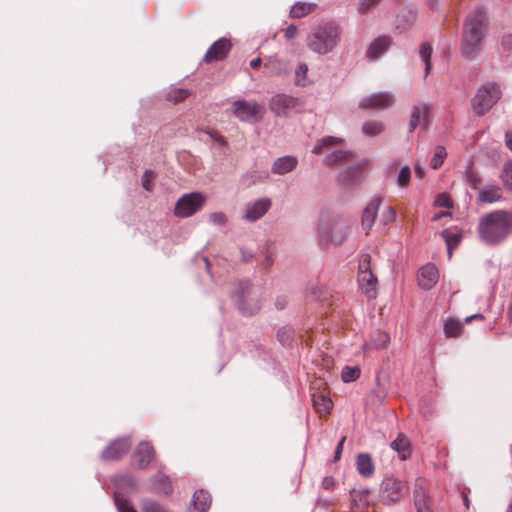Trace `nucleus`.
I'll return each mask as SVG.
<instances>
[{"label": "nucleus", "mask_w": 512, "mask_h": 512, "mask_svg": "<svg viewBox=\"0 0 512 512\" xmlns=\"http://www.w3.org/2000/svg\"><path fill=\"white\" fill-rule=\"evenodd\" d=\"M486 12L482 7L471 11L464 22L461 46L462 56L466 60L475 59L483 48L487 30Z\"/></svg>", "instance_id": "nucleus-1"}, {"label": "nucleus", "mask_w": 512, "mask_h": 512, "mask_svg": "<svg viewBox=\"0 0 512 512\" xmlns=\"http://www.w3.org/2000/svg\"><path fill=\"white\" fill-rule=\"evenodd\" d=\"M477 230L482 242L500 244L512 233V212L499 209L484 215L479 220Z\"/></svg>", "instance_id": "nucleus-2"}, {"label": "nucleus", "mask_w": 512, "mask_h": 512, "mask_svg": "<svg viewBox=\"0 0 512 512\" xmlns=\"http://www.w3.org/2000/svg\"><path fill=\"white\" fill-rule=\"evenodd\" d=\"M341 39V30L335 22H325L314 27L307 36L308 48L319 55L331 52Z\"/></svg>", "instance_id": "nucleus-3"}, {"label": "nucleus", "mask_w": 512, "mask_h": 512, "mask_svg": "<svg viewBox=\"0 0 512 512\" xmlns=\"http://www.w3.org/2000/svg\"><path fill=\"white\" fill-rule=\"evenodd\" d=\"M345 142L344 138L336 136H324L318 139L312 148L313 154H322L325 151L332 150L324 159L323 164L326 166H337L350 161L353 158V153L350 150L337 148Z\"/></svg>", "instance_id": "nucleus-4"}, {"label": "nucleus", "mask_w": 512, "mask_h": 512, "mask_svg": "<svg viewBox=\"0 0 512 512\" xmlns=\"http://www.w3.org/2000/svg\"><path fill=\"white\" fill-rule=\"evenodd\" d=\"M257 296L249 281H238L233 284L231 299L243 315H252L259 310L260 304Z\"/></svg>", "instance_id": "nucleus-5"}, {"label": "nucleus", "mask_w": 512, "mask_h": 512, "mask_svg": "<svg viewBox=\"0 0 512 512\" xmlns=\"http://www.w3.org/2000/svg\"><path fill=\"white\" fill-rule=\"evenodd\" d=\"M371 256L362 254L358 266V285L368 299H375L378 294V280L370 267Z\"/></svg>", "instance_id": "nucleus-6"}, {"label": "nucleus", "mask_w": 512, "mask_h": 512, "mask_svg": "<svg viewBox=\"0 0 512 512\" xmlns=\"http://www.w3.org/2000/svg\"><path fill=\"white\" fill-rule=\"evenodd\" d=\"M500 96V88L494 83L480 87L472 99L474 112L477 115L485 114L496 103Z\"/></svg>", "instance_id": "nucleus-7"}, {"label": "nucleus", "mask_w": 512, "mask_h": 512, "mask_svg": "<svg viewBox=\"0 0 512 512\" xmlns=\"http://www.w3.org/2000/svg\"><path fill=\"white\" fill-rule=\"evenodd\" d=\"M206 197L200 192H191L182 195L175 204L174 214L180 218H187L202 209Z\"/></svg>", "instance_id": "nucleus-8"}, {"label": "nucleus", "mask_w": 512, "mask_h": 512, "mask_svg": "<svg viewBox=\"0 0 512 512\" xmlns=\"http://www.w3.org/2000/svg\"><path fill=\"white\" fill-rule=\"evenodd\" d=\"M233 115L241 122L256 123L264 113L262 105L255 101L237 100L232 104Z\"/></svg>", "instance_id": "nucleus-9"}, {"label": "nucleus", "mask_w": 512, "mask_h": 512, "mask_svg": "<svg viewBox=\"0 0 512 512\" xmlns=\"http://www.w3.org/2000/svg\"><path fill=\"white\" fill-rule=\"evenodd\" d=\"M408 492L405 481L389 476L380 485V497L386 503L399 501Z\"/></svg>", "instance_id": "nucleus-10"}, {"label": "nucleus", "mask_w": 512, "mask_h": 512, "mask_svg": "<svg viewBox=\"0 0 512 512\" xmlns=\"http://www.w3.org/2000/svg\"><path fill=\"white\" fill-rule=\"evenodd\" d=\"M394 95L388 91L373 93L361 99L359 105L361 108L385 109L394 104Z\"/></svg>", "instance_id": "nucleus-11"}, {"label": "nucleus", "mask_w": 512, "mask_h": 512, "mask_svg": "<svg viewBox=\"0 0 512 512\" xmlns=\"http://www.w3.org/2000/svg\"><path fill=\"white\" fill-rule=\"evenodd\" d=\"M298 106V100L289 95L277 94L269 102L271 111L277 116H285Z\"/></svg>", "instance_id": "nucleus-12"}, {"label": "nucleus", "mask_w": 512, "mask_h": 512, "mask_svg": "<svg viewBox=\"0 0 512 512\" xmlns=\"http://www.w3.org/2000/svg\"><path fill=\"white\" fill-rule=\"evenodd\" d=\"M271 208V200L267 197L259 198L253 202L247 203L243 218L249 222H254L262 218Z\"/></svg>", "instance_id": "nucleus-13"}, {"label": "nucleus", "mask_w": 512, "mask_h": 512, "mask_svg": "<svg viewBox=\"0 0 512 512\" xmlns=\"http://www.w3.org/2000/svg\"><path fill=\"white\" fill-rule=\"evenodd\" d=\"M429 112L430 108L425 103L414 106L410 115L409 132L414 131L417 127L426 130L429 125Z\"/></svg>", "instance_id": "nucleus-14"}, {"label": "nucleus", "mask_w": 512, "mask_h": 512, "mask_svg": "<svg viewBox=\"0 0 512 512\" xmlns=\"http://www.w3.org/2000/svg\"><path fill=\"white\" fill-rule=\"evenodd\" d=\"M231 49V43L226 38H220L215 41L204 55V61L211 63L223 60Z\"/></svg>", "instance_id": "nucleus-15"}, {"label": "nucleus", "mask_w": 512, "mask_h": 512, "mask_svg": "<svg viewBox=\"0 0 512 512\" xmlns=\"http://www.w3.org/2000/svg\"><path fill=\"white\" fill-rule=\"evenodd\" d=\"M131 446L129 438H119L108 445L102 452L104 460H116L127 453Z\"/></svg>", "instance_id": "nucleus-16"}, {"label": "nucleus", "mask_w": 512, "mask_h": 512, "mask_svg": "<svg viewBox=\"0 0 512 512\" xmlns=\"http://www.w3.org/2000/svg\"><path fill=\"white\" fill-rule=\"evenodd\" d=\"M154 449L149 442H141L132 455V461L139 469H146L154 458Z\"/></svg>", "instance_id": "nucleus-17"}, {"label": "nucleus", "mask_w": 512, "mask_h": 512, "mask_svg": "<svg viewBox=\"0 0 512 512\" xmlns=\"http://www.w3.org/2000/svg\"><path fill=\"white\" fill-rule=\"evenodd\" d=\"M439 279V272L435 265L426 264L419 270L418 284L424 290L433 288Z\"/></svg>", "instance_id": "nucleus-18"}, {"label": "nucleus", "mask_w": 512, "mask_h": 512, "mask_svg": "<svg viewBox=\"0 0 512 512\" xmlns=\"http://www.w3.org/2000/svg\"><path fill=\"white\" fill-rule=\"evenodd\" d=\"M381 204L382 198L375 196L365 207L362 215V227L366 231H370L372 229Z\"/></svg>", "instance_id": "nucleus-19"}, {"label": "nucleus", "mask_w": 512, "mask_h": 512, "mask_svg": "<svg viewBox=\"0 0 512 512\" xmlns=\"http://www.w3.org/2000/svg\"><path fill=\"white\" fill-rule=\"evenodd\" d=\"M298 160L295 156L287 155L277 158L271 167V172L276 175H284L296 168Z\"/></svg>", "instance_id": "nucleus-20"}, {"label": "nucleus", "mask_w": 512, "mask_h": 512, "mask_svg": "<svg viewBox=\"0 0 512 512\" xmlns=\"http://www.w3.org/2000/svg\"><path fill=\"white\" fill-rule=\"evenodd\" d=\"M211 504V498L208 492L204 490L196 491L192 497L189 512H206Z\"/></svg>", "instance_id": "nucleus-21"}, {"label": "nucleus", "mask_w": 512, "mask_h": 512, "mask_svg": "<svg viewBox=\"0 0 512 512\" xmlns=\"http://www.w3.org/2000/svg\"><path fill=\"white\" fill-rule=\"evenodd\" d=\"M391 45V40L387 36L376 38L369 46L366 56L369 59H376L383 55Z\"/></svg>", "instance_id": "nucleus-22"}, {"label": "nucleus", "mask_w": 512, "mask_h": 512, "mask_svg": "<svg viewBox=\"0 0 512 512\" xmlns=\"http://www.w3.org/2000/svg\"><path fill=\"white\" fill-rule=\"evenodd\" d=\"M151 490L157 494L169 495L172 493V485L169 478L159 472L151 480Z\"/></svg>", "instance_id": "nucleus-23"}, {"label": "nucleus", "mask_w": 512, "mask_h": 512, "mask_svg": "<svg viewBox=\"0 0 512 512\" xmlns=\"http://www.w3.org/2000/svg\"><path fill=\"white\" fill-rule=\"evenodd\" d=\"M501 199V189L496 185H487L479 191L478 200L482 203H494Z\"/></svg>", "instance_id": "nucleus-24"}, {"label": "nucleus", "mask_w": 512, "mask_h": 512, "mask_svg": "<svg viewBox=\"0 0 512 512\" xmlns=\"http://www.w3.org/2000/svg\"><path fill=\"white\" fill-rule=\"evenodd\" d=\"M390 446L398 453L401 460H406L411 455L409 441L403 434H399L397 438L391 442Z\"/></svg>", "instance_id": "nucleus-25"}, {"label": "nucleus", "mask_w": 512, "mask_h": 512, "mask_svg": "<svg viewBox=\"0 0 512 512\" xmlns=\"http://www.w3.org/2000/svg\"><path fill=\"white\" fill-rule=\"evenodd\" d=\"M357 471L364 477H370L374 473V465L369 454L361 453L356 458Z\"/></svg>", "instance_id": "nucleus-26"}, {"label": "nucleus", "mask_w": 512, "mask_h": 512, "mask_svg": "<svg viewBox=\"0 0 512 512\" xmlns=\"http://www.w3.org/2000/svg\"><path fill=\"white\" fill-rule=\"evenodd\" d=\"M414 504L416 512H431L427 505V498L421 481H417L414 489Z\"/></svg>", "instance_id": "nucleus-27"}, {"label": "nucleus", "mask_w": 512, "mask_h": 512, "mask_svg": "<svg viewBox=\"0 0 512 512\" xmlns=\"http://www.w3.org/2000/svg\"><path fill=\"white\" fill-rule=\"evenodd\" d=\"M316 8L315 3L311 2H297L290 10V16L293 18H301L311 13Z\"/></svg>", "instance_id": "nucleus-28"}, {"label": "nucleus", "mask_w": 512, "mask_h": 512, "mask_svg": "<svg viewBox=\"0 0 512 512\" xmlns=\"http://www.w3.org/2000/svg\"><path fill=\"white\" fill-rule=\"evenodd\" d=\"M312 401L317 412L322 414L329 413L333 406L332 400L322 394H314Z\"/></svg>", "instance_id": "nucleus-29"}, {"label": "nucleus", "mask_w": 512, "mask_h": 512, "mask_svg": "<svg viewBox=\"0 0 512 512\" xmlns=\"http://www.w3.org/2000/svg\"><path fill=\"white\" fill-rule=\"evenodd\" d=\"M369 343L364 344V349H380L385 348L389 343V335L383 331H377Z\"/></svg>", "instance_id": "nucleus-30"}, {"label": "nucleus", "mask_w": 512, "mask_h": 512, "mask_svg": "<svg viewBox=\"0 0 512 512\" xmlns=\"http://www.w3.org/2000/svg\"><path fill=\"white\" fill-rule=\"evenodd\" d=\"M441 235L442 237L444 238L445 240V243H446V246H447V251H448V256L449 258H451L452 256V249L456 246H458V244L461 242V234L460 233H452L450 232L449 230H443L441 232Z\"/></svg>", "instance_id": "nucleus-31"}, {"label": "nucleus", "mask_w": 512, "mask_h": 512, "mask_svg": "<svg viewBox=\"0 0 512 512\" xmlns=\"http://www.w3.org/2000/svg\"><path fill=\"white\" fill-rule=\"evenodd\" d=\"M462 328V323L455 319H448L444 324V332L447 337H458Z\"/></svg>", "instance_id": "nucleus-32"}, {"label": "nucleus", "mask_w": 512, "mask_h": 512, "mask_svg": "<svg viewBox=\"0 0 512 512\" xmlns=\"http://www.w3.org/2000/svg\"><path fill=\"white\" fill-rule=\"evenodd\" d=\"M384 130V126L378 121H367L363 124L362 131L367 137H375Z\"/></svg>", "instance_id": "nucleus-33"}, {"label": "nucleus", "mask_w": 512, "mask_h": 512, "mask_svg": "<svg viewBox=\"0 0 512 512\" xmlns=\"http://www.w3.org/2000/svg\"><path fill=\"white\" fill-rule=\"evenodd\" d=\"M447 157L446 148L442 145H438L435 147L433 157L431 159L430 165L433 169H438L442 166L444 160Z\"/></svg>", "instance_id": "nucleus-34"}, {"label": "nucleus", "mask_w": 512, "mask_h": 512, "mask_svg": "<svg viewBox=\"0 0 512 512\" xmlns=\"http://www.w3.org/2000/svg\"><path fill=\"white\" fill-rule=\"evenodd\" d=\"M360 374V368L345 366L341 373V379L345 383L353 382L360 377Z\"/></svg>", "instance_id": "nucleus-35"}, {"label": "nucleus", "mask_w": 512, "mask_h": 512, "mask_svg": "<svg viewBox=\"0 0 512 512\" xmlns=\"http://www.w3.org/2000/svg\"><path fill=\"white\" fill-rule=\"evenodd\" d=\"M190 95L188 90L182 88H172L167 93V100L172 101L173 103H179L184 101Z\"/></svg>", "instance_id": "nucleus-36"}, {"label": "nucleus", "mask_w": 512, "mask_h": 512, "mask_svg": "<svg viewBox=\"0 0 512 512\" xmlns=\"http://www.w3.org/2000/svg\"><path fill=\"white\" fill-rule=\"evenodd\" d=\"M432 47L429 43H423L420 48V56L425 63V74L427 75L431 68Z\"/></svg>", "instance_id": "nucleus-37"}, {"label": "nucleus", "mask_w": 512, "mask_h": 512, "mask_svg": "<svg viewBox=\"0 0 512 512\" xmlns=\"http://www.w3.org/2000/svg\"><path fill=\"white\" fill-rule=\"evenodd\" d=\"M308 66L305 63L299 64L295 71V82L297 85L306 86L308 82Z\"/></svg>", "instance_id": "nucleus-38"}, {"label": "nucleus", "mask_w": 512, "mask_h": 512, "mask_svg": "<svg viewBox=\"0 0 512 512\" xmlns=\"http://www.w3.org/2000/svg\"><path fill=\"white\" fill-rule=\"evenodd\" d=\"M329 230H330V227H329L328 223L320 222L317 226V233L319 234V236H321L326 241H332L335 243H339L342 241V238L337 239L333 235H329Z\"/></svg>", "instance_id": "nucleus-39"}, {"label": "nucleus", "mask_w": 512, "mask_h": 512, "mask_svg": "<svg viewBox=\"0 0 512 512\" xmlns=\"http://www.w3.org/2000/svg\"><path fill=\"white\" fill-rule=\"evenodd\" d=\"M411 178V169L409 166H403L397 176V184L405 188L408 186Z\"/></svg>", "instance_id": "nucleus-40"}, {"label": "nucleus", "mask_w": 512, "mask_h": 512, "mask_svg": "<svg viewBox=\"0 0 512 512\" xmlns=\"http://www.w3.org/2000/svg\"><path fill=\"white\" fill-rule=\"evenodd\" d=\"M115 505L119 512H136L129 500L115 494Z\"/></svg>", "instance_id": "nucleus-41"}, {"label": "nucleus", "mask_w": 512, "mask_h": 512, "mask_svg": "<svg viewBox=\"0 0 512 512\" xmlns=\"http://www.w3.org/2000/svg\"><path fill=\"white\" fill-rule=\"evenodd\" d=\"M141 508L142 512H169L162 505L152 500H144Z\"/></svg>", "instance_id": "nucleus-42"}, {"label": "nucleus", "mask_w": 512, "mask_h": 512, "mask_svg": "<svg viewBox=\"0 0 512 512\" xmlns=\"http://www.w3.org/2000/svg\"><path fill=\"white\" fill-rule=\"evenodd\" d=\"M501 179L503 185L508 189L512 190V164H506L501 173Z\"/></svg>", "instance_id": "nucleus-43"}, {"label": "nucleus", "mask_w": 512, "mask_h": 512, "mask_svg": "<svg viewBox=\"0 0 512 512\" xmlns=\"http://www.w3.org/2000/svg\"><path fill=\"white\" fill-rule=\"evenodd\" d=\"M396 219V212L394 209L390 206H385L383 208V211L380 216V222L383 223V225H387Z\"/></svg>", "instance_id": "nucleus-44"}, {"label": "nucleus", "mask_w": 512, "mask_h": 512, "mask_svg": "<svg viewBox=\"0 0 512 512\" xmlns=\"http://www.w3.org/2000/svg\"><path fill=\"white\" fill-rule=\"evenodd\" d=\"M369 493H370L369 489H361V490L353 489L351 491V496H352L353 501H355V502L359 501L361 504L367 505L368 504L367 496L369 495Z\"/></svg>", "instance_id": "nucleus-45"}, {"label": "nucleus", "mask_w": 512, "mask_h": 512, "mask_svg": "<svg viewBox=\"0 0 512 512\" xmlns=\"http://www.w3.org/2000/svg\"><path fill=\"white\" fill-rule=\"evenodd\" d=\"M209 220L216 226H224L227 222V217L223 212H213L209 215Z\"/></svg>", "instance_id": "nucleus-46"}, {"label": "nucleus", "mask_w": 512, "mask_h": 512, "mask_svg": "<svg viewBox=\"0 0 512 512\" xmlns=\"http://www.w3.org/2000/svg\"><path fill=\"white\" fill-rule=\"evenodd\" d=\"M380 0H360L358 4V12L360 14L368 13Z\"/></svg>", "instance_id": "nucleus-47"}, {"label": "nucleus", "mask_w": 512, "mask_h": 512, "mask_svg": "<svg viewBox=\"0 0 512 512\" xmlns=\"http://www.w3.org/2000/svg\"><path fill=\"white\" fill-rule=\"evenodd\" d=\"M154 179V173L150 170H146L142 176V186L146 191L152 190L151 182Z\"/></svg>", "instance_id": "nucleus-48"}, {"label": "nucleus", "mask_w": 512, "mask_h": 512, "mask_svg": "<svg viewBox=\"0 0 512 512\" xmlns=\"http://www.w3.org/2000/svg\"><path fill=\"white\" fill-rule=\"evenodd\" d=\"M435 205L436 206H439V207H450L451 206V203H450V198L447 194H440L438 195V197L435 199Z\"/></svg>", "instance_id": "nucleus-49"}, {"label": "nucleus", "mask_w": 512, "mask_h": 512, "mask_svg": "<svg viewBox=\"0 0 512 512\" xmlns=\"http://www.w3.org/2000/svg\"><path fill=\"white\" fill-rule=\"evenodd\" d=\"M467 182L468 184L473 188V189H476L479 182H480V179L479 177L474 174L472 171H469L467 173Z\"/></svg>", "instance_id": "nucleus-50"}, {"label": "nucleus", "mask_w": 512, "mask_h": 512, "mask_svg": "<svg viewBox=\"0 0 512 512\" xmlns=\"http://www.w3.org/2000/svg\"><path fill=\"white\" fill-rule=\"evenodd\" d=\"M208 135L212 138L213 141L217 142L221 146L227 145V141L225 140V138L218 132H208Z\"/></svg>", "instance_id": "nucleus-51"}, {"label": "nucleus", "mask_w": 512, "mask_h": 512, "mask_svg": "<svg viewBox=\"0 0 512 512\" xmlns=\"http://www.w3.org/2000/svg\"><path fill=\"white\" fill-rule=\"evenodd\" d=\"M298 28L295 25H289L285 30V37L290 40L297 35Z\"/></svg>", "instance_id": "nucleus-52"}, {"label": "nucleus", "mask_w": 512, "mask_h": 512, "mask_svg": "<svg viewBox=\"0 0 512 512\" xmlns=\"http://www.w3.org/2000/svg\"><path fill=\"white\" fill-rule=\"evenodd\" d=\"M345 440H346V437H342L341 440L339 441V443L337 445V448H336V451H335V455H334V459L335 460H339L340 459V455H341V452H342Z\"/></svg>", "instance_id": "nucleus-53"}, {"label": "nucleus", "mask_w": 512, "mask_h": 512, "mask_svg": "<svg viewBox=\"0 0 512 512\" xmlns=\"http://www.w3.org/2000/svg\"><path fill=\"white\" fill-rule=\"evenodd\" d=\"M414 172L417 178H423L425 175V168L421 164L417 163L414 166Z\"/></svg>", "instance_id": "nucleus-54"}, {"label": "nucleus", "mask_w": 512, "mask_h": 512, "mask_svg": "<svg viewBox=\"0 0 512 512\" xmlns=\"http://www.w3.org/2000/svg\"><path fill=\"white\" fill-rule=\"evenodd\" d=\"M334 486V479L332 477H325L322 481V487L326 490L331 489Z\"/></svg>", "instance_id": "nucleus-55"}, {"label": "nucleus", "mask_w": 512, "mask_h": 512, "mask_svg": "<svg viewBox=\"0 0 512 512\" xmlns=\"http://www.w3.org/2000/svg\"><path fill=\"white\" fill-rule=\"evenodd\" d=\"M277 336H278L279 341H280L283 345H285V344L287 343L288 335H287V332H286V330H285V329L280 330V331L278 332Z\"/></svg>", "instance_id": "nucleus-56"}, {"label": "nucleus", "mask_w": 512, "mask_h": 512, "mask_svg": "<svg viewBox=\"0 0 512 512\" xmlns=\"http://www.w3.org/2000/svg\"><path fill=\"white\" fill-rule=\"evenodd\" d=\"M505 143L510 151H512V132L507 131L505 133Z\"/></svg>", "instance_id": "nucleus-57"}, {"label": "nucleus", "mask_w": 512, "mask_h": 512, "mask_svg": "<svg viewBox=\"0 0 512 512\" xmlns=\"http://www.w3.org/2000/svg\"><path fill=\"white\" fill-rule=\"evenodd\" d=\"M502 44L506 47L512 46V35H507L503 38Z\"/></svg>", "instance_id": "nucleus-58"}, {"label": "nucleus", "mask_w": 512, "mask_h": 512, "mask_svg": "<svg viewBox=\"0 0 512 512\" xmlns=\"http://www.w3.org/2000/svg\"><path fill=\"white\" fill-rule=\"evenodd\" d=\"M261 64V59L260 58H256V59H253L250 61V66L252 68H257L258 66H260Z\"/></svg>", "instance_id": "nucleus-59"}, {"label": "nucleus", "mask_w": 512, "mask_h": 512, "mask_svg": "<svg viewBox=\"0 0 512 512\" xmlns=\"http://www.w3.org/2000/svg\"><path fill=\"white\" fill-rule=\"evenodd\" d=\"M478 318H483V315L482 314H475V315H472V316H468V317L465 318V322L469 323L472 319H478Z\"/></svg>", "instance_id": "nucleus-60"}, {"label": "nucleus", "mask_w": 512, "mask_h": 512, "mask_svg": "<svg viewBox=\"0 0 512 512\" xmlns=\"http://www.w3.org/2000/svg\"><path fill=\"white\" fill-rule=\"evenodd\" d=\"M447 215H449L448 212H441V213H439V214H437V215H435L433 217V221H436V220L440 219L441 217H444V216H447Z\"/></svg>", "instance_id": "nucleus-61"}, {"label": "nucleus", "mask_w": 512, "mask_h": 512, "mask_svg": "<svg viewBox=\"0 0 512 512\" xmlns=\"http://www.w3.org/2000/svg\"><path fill=\"white\" fill-rule=\"evenodd\" d=\"M507 317L512 322V302L510 303L507 311Z\"/></svg>", "instance_id": "nucleus-62"}, {"label": "nucleus", "mask_w": 512, "mask_h": 512, "mask_svg": "<svg viewBox=\"0 0 512 512\" xmlns=\"http://www.w3.org/2000/svg\"><path fill=\"white\" fill-rule=\"evenodd\" d=\"M251 257H252V253H251V252L246 253V252H244V251H243V258H244L245 260H248V259H249V258H251Z\"/></svg>", "instance_id": "nucleus-63"}, {"label": "nucleus", "mask_w": 512, "mask_h": 512, "mask_svg": "<svg viewBox=\"0 0 512 512\" xmlns=\"http://www.w3.org/2000/svg\"><path fill=\"white\" fill-rule=\"evenodd\" d=\"M507 512H512V500H511V501H510V503L508 504Z\"/></svg>", "instance_id": "nucleus-64"}]
</instances>
